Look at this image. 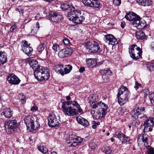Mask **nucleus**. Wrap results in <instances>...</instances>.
I'll use <instances>...</instances> for the list:
<instances>
[{"mask_svg": "<svg viewBox=\"0 0 154 154\" xmlns=\"http://www.w3.org/2000/svg\"><path fill=\"white\" fill-rule=\"evenodd\" d=\"M41 18H42V17H40V14H37L35 16V19H36L37 20H39V19H40Z\"/></svg>", "mask_w": 154, "mask_h": 154, "instance_id": "bf43d9fd", "label": "nucleus"}, {"mask_svg": "<svg viewBox=\"0 0 154 154\" xmlns=\"http://www.w3.org/2000/svg\"><path fill=\"white\" fill-rule=\"evenodd\" d=\"M7 80L10 84L13 85H18L20 81L19 78L14 74L9 75L8 77Z\"/></svg>", "mask_w": 154, "mask_h": 154, "instance_id": "f3484780", "label": "nucleus"}, {"mask_svg": "<svg viewBox=\"0 0 154 154\" xmlns=\"http://www.w3.org/2000/svg\"><path fill=\"white\" fill-rule=\"evenodd\" d=\"M7 61V54L4 51H0V66L3 65Z\"/></svg>", "mask_w": 154, "mask_h": 154, "instance_id": "4be33fe9", "label": "nucleus"}, {"mask_svg": "<svg viewBox=\"0 0 154 154\" xmlns=\"http://www.w3.org/2000/svg\"><path fill=\"white\" fill-rule=\"evenodd\" d=\"M149 97L151 103L154 105V92L149 95Z\"/></svg>", "mask_w": 154, "mask_h": 154, "instance_id": "a18cd8bd", "label": "nucleus"}, {"mask_svg": "<svg viewBox=\"0 0 154 154\" xmlns=\"http://www.w3.org/2000/svg\"><path fill=\"white\" fill-rule=\"evenodd\" d=\"M48 126L51 128L59 126L61 123L60 116H56L54 114H50L48 118Z\"/></svg>", "mask_w": 154, "mask_h": 154, "instance_id": "6e6552de", "label": "nucleus"}, {"mask_svg": "<svg viewBox=\"0 0 154 154\" xmlns=\"http://www.w3.org/2000/svg\"><path fill=\"white\" fill-rule=\"evenodd\" d=\"M146 68L147 70L150 72L154 71V60L147 64Z\"/></svg>", "mask_w": 154, "mask_h": 154, "instance_id": "2f4dec72", "label": "nucleus"}, {"mask_svg": "<svg viewBox=\"0 0 154 154\" xmlns=\"http://www.w3.org/2000/svg\"><path fill=\"white\" fill-rule=\"evenodd\" d=\"M38 108L37 107L35 106H33L31 109L32 111H36L38 110Z\"/></svg>", "mask_w": 154, "mask_h": 154, "instance_id": "13d9d810", "label": "nucleus"}, {"mask_svg": "<svg viewBox=\"0 0 154 154\" xmlns=\"http://www.w3.org/2000/svg\"><path fill=\"white\" fill-rule=\"evenodd\" d=\"M58 56L60 58H64L67 57V54L64 49L60 51L58 53Z\"/></svg>", "mask_w": 154, "mask_h": 154, "instance_id": "e433bc0d", "label": "nucleus"}, {"mask_svg": "<svg viewBox=\"0 0 154 154\" xmlns=\"http://www.w3.org/2000/svg\"><path fill=\"white\" fill-rule=\"evenodd\" d=\"M97 146V145L94 142L90 143L89 144V147L91 151H94Z\"/></svg>", "mask_w": 154, "mask_h": 154, "instance_id": "37998d69", "label": "nucleus"}, {"mask_svg": "<svg viewBox=\"0 0 154 154\" xmlns=\"http://www.w3.org/2000/svg\"><path fill=\"white\" fill-rule=\"evenodd\" d=\"M17 28V26L15 25H14L10 28V31L11 32H13Z\"/></svg>", "mask_w": 154, "mask_h": 154, "instance_id": "6e6d98bb", "label": "nucleus"}, {"mask_svg": "<svg viewBox=\"0 0 154 154\" xmlns=\"http://www.w3.org/2000/svg\"><path fill=\"white\" fill-rule=\"evenodd\" d=\"M139 4L143 6H146V3L145 2L146 0H137Z\"/></svg>", "mask_w": 154, "mask_h": 154, "instance_id": "de8ad7c7", "label": "nucleus"}, {"mask_svg": "<svg viewBox=\"0 0 154 154\" xmlns=\"http://www.w3.org/2000/svg\"><path fill=\"white\" fill-rule=\"evenodd\" d=\"M105 38L106 42L109 45H114L118 43L117 39L112 35H105Z\"/></svg>", "mask_w": 154, "mask_h": 154, "instance_id": "6ab92c4d", "label": "nucleus"}, {"mask_svg": "<svg viewBox=\"0 0 154 154\" xmlns=\"http://www.w3.org/2000/svg\"><path fill=\"white\" fill-rule=\"evenodd\" d=\"M140 17L139 19L133 22L132 24L134 26L140 29H142L146 26V23L144 20H140Z\"/></svg>", "mask_w": 154, "mask_h": 154, "instance_id": "aec40b11", "label": "nucleus"}, {"mask_svg": "<svg viewBox=\"0 0 154 154\" xmlns=\"http://www.w3.org/2000/svg\"><path fill=\"white\" fill-rule=\"evenodd\" d=\"M145 2L146 3V6H149L152 4V0H146Z\"/></svg>", "mask_w": 154, "mask_h": 154, "instance_id": "4d7b16f0", "label": "nucleus"}, {"mask_svg": "<svg viewBox=\"0 0 154 154\" xmlns=\"http://www.w3.org/2000/svg\"><path fill=\"white\" fill-rule=\"evenodd\" d=\"M117 94L118 102L121 106L123 105L128 101L130 92L127 88L124 86L120 88Z\"/></svg>", "mask_w": 154, "mask_h": 154, "instance_id": "f03ea898", "label": "nucleus"}, {"mask_svg": "<svg viewBox=\"0 0 154 154\" xmlns=\"http://www.w3.org/2000/svg\"><path fill=\"white\" fill-rule=\"evenodd\" d=\"M39 27L38 22H36V25H33V26L31 27V31L29 33V35L30 36L33 35H35V34H36Z\"/></svg>", "mask_w": 154, "mask_h": 154, "instance_id": "a878e982", "label": "nucleus"}, {"mask_svg": "<svg viewBox=\"0 0 154 154\" xmlns=\"http://www.w3.org/2000/svg\"><path fill=\"white\" fill-rule=\"evenodd\" d=\"M135 119L133 120L132 122V125L135 127H137L140 123V121L137 119V118L135 116L134 117Z\"/></svg>", "mask_w": 154, "mask_h": 154, "instance_id": "58836bf2", "label": "nucleus"}, {"mask_svg": "<svg viewBox=\"0 0 154 154\" xmlns=\"http://www.w3.org/2000/svg\"><path fill=\"white\" fill-rule=\"evenodd\" d=\"M124 109L122 108L121 110V112L119 113V114L120 115H122L124 113Z\"/></svg>", "mask_w": 154, "mask_h": 154, "instance_id": "0e129e2a", "label": "nucleus"}, {"mask_svg": "<svg viewBox=\"0 0 154 154\" xmlns=\"http://www.w3.org/2000/svg\"><path fill=\"white\" fill-rule=\"evenodd\" d=\"M20 14L21 15H23V9H20L19 12Z\"/></svg>", "mask_w": 154, "mask_h": 154, "instance_id": "338daca9", "label": "nucleus"}, {"mask_svg": "<svg viewBox=\"0 0 154 154\" xmlns=\"http://www.w3.org/2000/svg\"><path fill=\"white\" fill-rule=\"evenodd\" d=\"M145 108L144 107L134 108L131 111V115L132 117H135L137 118L142 120L145 119L147 118L146 115L144 114L145 112Z\"/></svg>", "mask_w": 154, "mask_h": 154, "instance_id": "0eeeda50", "label": "nucleus"}, {"mask_svg": "<svg viewBox=\"0 0 154 154\" xmlns=\"http://www.w3.org/2000/svg\"><path fill=\"white\" fill-rule=\"evenodd\" d=\"M141 93L144 95V97H146L149 94V90L148 88H145L141 91Z\"/></svg>", "mask_w": 154, "mask_h": 154, "instance_id": "ea45409f", "label": "nucleus"}, {"mask_svg": "<svg viewBox=\"0 0 154 154\" xmlns=\"http://www.w3.org/2000/svg\"><path fill=\"white\" fill-rule=\"evenodd\" d=\"M102 151L106 154H109L112 151V149L109 147H104L102 148Z\"/></svg>", "mask_w": 154, "mask_h": 154, "instance_id": "f704fd0d", "label": "nucleus"}, {"mask_svg": "<svg viewBox=\"0 0 154 154\" xmlns=\"http://www.w3.org/2000/svg\"><path fill=\"white\" fill-rule=\"evenodd\" d=\"M91 1L92 0H82V2L85 5L91 7L92 2Z\"/></svg>", "mask_w": 154, "mask_h": 154, "instance_id": "79ce46f5", "label": "nucleus"}, {"mask_svg": "<svg viewBox=\"0 0 154 154\" xmlns=\"http://www.w3.org/2000/svg\"><path fill=\"white\" fill-rule=\"evenodd\" d=\"M64 44L66 45H69L71 44L69 40L67 38H65L63 40Z\"/></svg>", "mask_w": 154, "mask_h": 154, "instance_id": "8fccbe9b", "label": "nucleus"}, {"mask_svg": "<svg viewBox=\"0 0 154 154\" xmlns=\"http://www.w3.org/2000/svg\"><path fill=\"white\" fill-rule=\"evenodd\" d=\"M137 142L138 145L140 146H145L146 147L149 146L148 140L150 138L146 134H143L142 135H138Z\"/></svg>", "mask_w": 154, "mask_h": 154, "instance_id": "f8f14e48", "label": "nucleus"}, {"mask_svg": "<svg viewBox=\"0 0 154 154\" xmlns=\"http://www.w3.org/2000/svg\"><path fill=\"white\" fill-rule=\"evenodd\" d=\"M1 114L6 117L9 118L12 115V111L9 108H6L3 110Z\"/></svg>", "mask_w": 154, "mask_h": 154, "instance_id": "393cba45", "label": "nucleus"}, {"mask_svg": "<svg viewBox=\"0 0 154 154\" xmlns=\"http://www.w3.org/2000/svg\"><path fill=\"white\" fill-rule=\"evenodd\" d=\"M147 152L148 154H154V148L151 147L149 148Z\"/></svg>", "mask_w": 154, "mask_h": 154, "instance_id": "3c124183", "label": "nucleus"}, {"mask_svg": "<svg viewBox=\"0 0 154 154\" xmlns=\"http://www.w3.org/2000/svg\"><path fill=\"white\" fill-rule=\"evenodd\" d=\"M105 72V75H111L112 73L111 71L109 68H108L104 69Z\"/></svg>", "mask_w": 154, "mask_h": 154, "instance_id": "49530a36", "label": "nucleus"}, {"mask_svg": "<svg viewBox=\"0 0 154 154\" xmlns=\"http://www.w3.org/2000/svg\"><path fill=\"white\" fill-rule=\"evenodd\" d=\"M131 140V139L129 137H128L125 135L123 137V139L122 140L121 142L122 143H124L125 144H130V143Z\"/></svg>", "mask_w": 154, "mask_h": 154, "instance_id": "473e14b6", "label": "nucleus"}, {"mask_svg": "<svg viewBox=\"0 0 154 154\" xmlns=\"http://www.w3.org/2000/svg\"><path fill=\"white\" fill-rule=\"evenodd\" d=\"M38 148L39 151L44 154H46L48 151V149L43 146H38Z\"/></svg>", "mask_w": 154, "mask_h": 154, "instance_id": "72a5a7b5", "label": "nucleus"}, {"mask_svg": "<svg viewBox=\"0 0 154 154\" xmlns=\"http://www.w3.org/2000/svg\"><path fill=\"white\" fill-rule=\"evenodd\" d=\"M21 50L28 56H30L33 51L32 48L30 46V44L25 40H23L21 44Z\"/></svg>", "mask_w": 154, "mask_h": 154, "instance_id": "9d476101", "label": "nucleus"}, {"mask_svg": "<svg viewBox=\"0 0 154 154\" xmlns=\"http://www.w3.org/2000/svg\"><path fill=\"white\" fill-rule=\"evenodd\" d=\"M79 10H75L72 13H69L68 17L69 20L72 21L76 24H80L84 20L85 18L81 15Z\"/></svg>", "mask_w": 154, "mask_h": 154, "instance_id": "39448f33", "label": "nucleus"}, {"mask_svg": "<svg viewBox=\"0 0 154 154\" xmlns=\"http://www.w3.org/2000/svg\"><path fill=\"white\" fill-rule=\"evenodd\" d=\"M61 108L64 113L69 116L76 115L82 111L78 102L75 101L63 102Z\"/></svg>", "mask_w": 154, "mask_h": 154, "instance_id": "f257e3e1", "label": "nucleus"}, {"mask_svg": "<svg viewBox=\"0 0 154 154\" xmlns=\"http://www.w3.org/2000/svg\"><path fill=\"white\" fill-rule=\"evenodd\" d=\"M151 49L154 48V42H152L151 43Z\"/></svg>", "mask_w": 154, "mask_h": 154, "instance_id": "774afa93", "label": "nucleus"}, {"mask_svg": "<svg viewBox=\"0 0 154 154\" xmlns=\"http://www.w3.org/2000/svg\"><path fill=\"white\" fill-rule=\"evenodd\" d=\"M86 47L88 51L91 53H96L100 49L98 43L95 41L87 42Z\"/></svg>", "mask_w": 154, "mask_h": 154, "instance_id": "9b49d317", "label": "nucleus"}, {"mask_svg": "<svg viewBox=\"0 0 154 154\" xmlns=\"http://www.w3.org/2000/svg\"><path fill=\"white\" fill-rule=\"evenodd\" d=\"M36 119L35 116L33 117L30 115L26 116L25 118L24 121L27 127V130L29 131H32L35 129L34 123Z\"/></svg>", "mask_w": 154, "mask_h": 154, "instance_id": "1a4fd4ad", "label": "nucleus"}, {"mask_svg": "<svg viewBox=\"0 0 154 154\" xmlns=\"http://www.w3.org/2000/svg\"><path fill=\"white\" fill-rule=\"evenodd\" d=\"M99 72L103 75H105V72L104 70L100 69L99 70Z\"/></svg>", "mask_w": 154, "mask_h": 154, "instance_id": "e2e57ef3", "label": "nucleus"}, {"mask_svg": "<svg viewBox=\"0 0 154 154\" xmlns=\"http://www.w3.org/2000/svg\"><path fill=\"white\" fill-rule=\"evenodd\" d=\"M72 66L70 65L63 66V72L64 74H66L69 73L72 70Z\"/></svg>", "mask_w": 154, "mask_h": 154, "instance_id": "c85d7f7f", "label": "nucleus"}, {"mask_svg": "<svg viewBox=\"0 0 154 154\" xmlns=\"http://www.w3.org/2000/svg\"><path fill=\"white\" fill-rule=\"evenodd\" d=\"M113 4L116 5H119L121 4V0H113Z\"/></svg>", "mask_w": 154, "mask_h": 154, "instance_id": "864d4df0", "label": "nucleus"}, {"mask_svg": "<svg viewBox=\"0 0 154 154\" xmlns=\"http://www.w3.org/2000/svg\"><path fill=\"white\" fill-rule=\"evenodd\" d=\"M77 122L85 127H88L89 125V123L88 121L81 116L78 117L76 118Z\"/></svg>", "mask_w": 154, "mask_h": 154, "instance_id": "5701e85b", "label": "nucleus"}, {"mask_svg": "<svg viewBox=\"0 0 154 154\" xmlns=\"http://www.w3.org/2000/svg\"><path fill=\"white\" fill-rule=\"evenodd\" d=\"M134 88L137 90L139 88H141V85L140 84L138 83L137 82H135V85L134 87Z\"/></svg>", "mask_w": 154, "mask_h": 154, "instance_id": "5fc2aeb1", "label": "nucleus"}, {"mask_svg": "<svg viewBox=\"0 0 154 154\" xmlns=\"http://www.w3.org/2000/svg\"><path fill=\"white\" fill-rule=\"evenodd\" d=\"M99 102L97 101H94L92 102L91 103V106L92 109H96L97 108V106H98Z\"/></svg>", "mask_w": 154, "mask_h": 154, "instance_id": "c03bdc74", "label": "nucleus"}, {"mask_svg": "<svg viewBox=\"0 0 154 154\" xmlns=\"http://www.w3.org/2000/svg\"><path fill=\"white\" fill-rule=\"evenodd\" d=\"M52 48L55 51H57L58 50H59V46L57 43H54L53 44Z\"/></svg>", "mask_w": 154, "mask_h": 154, "instance_id": "09e8293b", "label": "nucleus"}, {"mask_svg": "<svg viewBox=\"0 0 154 154\" xmlns=\"http://www.w3.org/2000/svg\"><path fill=\"white\" fill-rule=\"evenodd\" d=\"M136 37L137 39L141 40H146L147 37V36L141 30H139L136 32Z\"/></svg>", "mask_w": 154, "mask_h": 154, "instance_id": "b1692460", "label": "nucleus"}, {"mask_svg": "<svg viewBox=\"0 0 154 154\" xmlns=\"http://www.w3.org/2000/svg\"><path fill=\"white\" fill-rule=\"evenodd\" d=\"M91 7L95 8H100L102 6L100 2L97 0H92Z\"/></svg>", "mask_w": 154, "mask_h": 154, "instance_id": "cd10ccee", "label": "nucleus"}, {"mask_svg": "<svg viewBox=\"0 0 154 154\" xmlns=\"http://www.w3.org/2000/svg\"><path fill=\"white\" fill-rule=\"evenodd\" d=\"M85 70V68L84 67H81L79 70V71L80 72H82Z\"/></svg>", "mask_w": 154, "mask_h": 154, "instance_id": "052dcab7", "label": "nucleus"}, {"mask_svg": "<svg viewBox=\"0 0 154 154\" xmlns=\"http://www.w3.org/2000/svg\"><path fill=\"white\" fill-rule=\"evenodd\" d=\"M55 71L57 73L60 74L62 76L63 75V65L59 64L56 65L54 67Z\"/></svg>", "mask_w": 154, "mask_h": 154, "instance_id": "bb28decb", "label": "nucleus"}, {"mask_svg": "<svg viewBox=\"0 0 154 154\" xmlns=\"http://www.w3.org/2000/svg\"><path fill=\"white\" fill-rule=\"evenodd\" d=\"M121 27L122 28H124L125 26V23H124L122 22L121 23Z\"/></svg>", "mask_w": 154, "mask_h": 154, "instance_id": "69168bd1", "label": "nucleus"}, {"mask_svg": "<svg viewBox=\"0 0 154 154\" xmlns=\"http://www.w3.org/2000/svg\"><path fill=\"white\" fill-rule=\"evenodd\" d=\"M45 46V44L44 43H42L41 45H39L37 48V50L40 53L44 49Z\"/></svg>", "mask_w": 154, "mask_h": 154, "instance_id": "a19ab883", "label": "nucleus"}, {"mask_svg": "<svg viewBox=\"0 0 154 154\" xmlns=\"http://www.w3.org/2000/svg\"><path fill=\"white\" fill-rule=\"evenodd\" d=\"M49 17L53 22H57L62 19L63 17L60 13L51 12L49 15Z\"/></svg>", "mask_w": 154, "mask_h": 154, "instance_id": "a211bd4d", "label": "nucleus"}, {"mask_svg": "<svg viewBox=\"0 0 154 154\" xmlns=\"http://www.w3.org/2000/svg\"><path fill=\"white\" fill-rule=\"evenodd\" d=\"M64 50L67 54V57L71 55L73 52L72 49L71 48H64Z\"/></svg>", "mask_w": 154, "mask_h": 154, "instance_id": "4c0bfd02", "label": "nucleus"}, {"mask_svg": "<svg viewBox=\"0 0 154 154\" xmlns=\"http://www.w3.org/2000/svg\"><path fill=\"white\" fill-rule=\"evenodd\" d=\"M130 57L133 60H137L141 57L142 51L137 45H133L129 49Z\"/></svg>", "mask_w": 154, "mask_h": 154, "instance_id": "20e7f679", "label": "nucleus"}, {"mask_svg": "<svg viewBox=\"0 0 154 154\" xmlns=\"http://www.w3.org/2000/svg\"><path fill=\"white\" fill-rule=\"evenodd\" d=\"M34 75L38 81L46 80L50 76L49 70L46 67L38 66L35 70Z\"/></svg>", "mask_w": 154, "mask_h": 154, "instance_id": "7ed1b4c3", "label": "nucleus"}, {"mask_svg": "<svg viewBox=\"0 0 154 154\" xmlns=\"http://www.w3.org/2000/svg\"><path fill=\"white\" fill-rule=\"evenodd\" d=\"M125 134L122 133L121 132H119L116 133L115 137L118 138L121 141H122V140L123 139V137H124Z\"/></svg>", "mask_w": 154, "mask_h": 154, "instance_id": "c9c22d12", "label": "nucleus"}, {"mask_svg": "<svg viewBox=\"0 0 154 154\" xmlns=\"http://www.w3.org/2000/svg\"><path fill=\"white\" fill-rule=\"evenodd\" d=\"M38 64L37 61L34 60H32L29 63L30 65L34 70L37 69V67L40 66L38 65Z\"/></svg>", "mask_w": 154, "mask_h": 154, "instance_id": "7c9ffc66", "label": "nucleus"}, {"mask_svg": "<svg viewBox=\"0 0 154 154\" xmlns=\"http://www.w3.org/2000/svg\"><path fill=\"white\" fill-rule=\"evenodd\" d=\"M92 123L93 125H92V128L94 129L96 128L97 125H99L100 124V122H96L95 121H93Z\"/></svg>", "mask_w": 154, "mask_h": 154, "instance_id": "603ef678", "label": "nucleus"}, {"mask_svg": "<svg viewBox=\"0 0 154 154\" xmlns=\"http://www.w3.org/2000/svg\"><path fill=\"white\" fill-rule=\"evenodd\" d=\"M83 141V139L80 137L75 136L74 137L70 136L67 140V143L70 144V146H76L80 144Z\"/></svg>", "mask_w": 154, "mask_h": 154, "instance_id": "ddd939ff", "label": "nucleus"}, {"mask_svg": "<svg viewBox=\"0 0 154 154\" xmlns=\"http://www.w3.org/2000/svg\"><path fill=\"white\" fill-rule=\"evenodd\" d=\"M154 118H149L145 121L143 124L144 126L143 132H149L152 131V128L154 125Z\"/></svg>", "mask_w": 154, "mask_h": 154, "instance_id": "4468645a", "label": "nucleus"}, {"mask_svg": "<svg viewBox=\"0 0 154 154\" xmlns=\"http://www.w3.org/2000/svg\"><path fill=\"white\" fill-rule=\"evenodd\" d=\"M86 63L88 66H91V67H93L96 65L97 62L94 60L89 59L87 60Z\"/></svg>", "mask_w": 154, "mask_h": 154, "instance_id": "c756f323", "label": "nucleus"}, {"mask_svg": "<svg viewBox=\"0 0 154 154\" xmlns=\"http://www.w3.org/2000/svg\"><path fill=\"white\" fill-rule=\"evenodd\" d=\"M36 122H37V124H36V125H35V127L34 128L35 129H34V130H36L40 126V125H39V122H37V121H36Z\"/></svg>", "mask_w": 154, "mask_h": 154, "instance_id": "680f3d73", "label": "nucleus"}, {"mask_svg": "<svg viewBox=\"0 0 154 154\" xmlns=\"http://www.w3.org/2000/svg\"><path fill=\"white\" fill-rule=\"evenodd\" d=\"M125 17L127 20L129 21H133V22L139 19V17L133 12H130L127 14Z\"/></svg>", "mask_w": 154, "mask_h": 154, "instance_id": "412c9836", "label": "nucleus"}, {"mask_svg": "<svg viewBox=\"0 0 154 154\" xmlns=\"http://www.w3.org/2000/svg\"><path fill=\"white\" fill-rule=\"evenodd\" d=\"M98 109L99 110L98 111L97 114L100 115L101 112H102L101 114L102 117H104L106 112V110L108 109V107L107 105L103 103L101 101L99 102L98 106H97Z\"/></svg>", "mask_w": 154, "mask_h": 154, "instance_id": "dca6fc26", "label": "nucleus"}, {"mask_svg": "<svg viewBox=\"0 0 154 154\" xmlns=\"http://www.w3.org/2000/svg\"><path fill=\"white\" fill-rule=\"evenodd\" d=\"M60 7L62 9L67 11V17L69 16V13H72L75 10L74 7L70 2H66L61 4Z\"/></svg>", "mask_w": 154, "mask_h": 154, "instance_id": "2eb2a0df", "label": "nucleus"}, {"mask_svg": "<svg viewBox=\"0 0 154 154\" xmlns=\"http://www.w3.org/2000/svg\"><path fill=\"white\" fill-rule=\"evenodd\" d=\"M17 125V121L15 120L6 121L4 124L5 129L8 134H11L16 131Z\"/></svg>", "mask_w": 154, "mask_h": 154, "instance_id": "423d86ee", "label": "nucleus"}]
</instances>
